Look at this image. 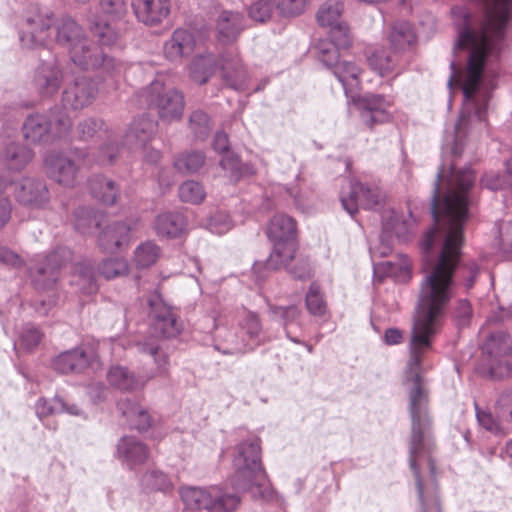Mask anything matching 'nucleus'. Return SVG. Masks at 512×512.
<instances>
[{
  "label": "nucleus",
  "instance_id": "f257e3e1",
  "mask_svg": "<svg viewBox=\"0 0 512 512\" xmlns=\"http://www.w3.org/2000/svg\"><path fill=\"white\" fill-rule=\"evenodd\" d=\"M89 29L101 49L90 44L83 28L70 16L54 21L51 30L55 32L56 43L66 48L71 61L83 70L102 68L108 74L123 73L126 76L129 70L138 68L136 64L127 65L103 51L104 47H113L118 41L119 33L112 24L93 17Z\"/></svg>",
  "mask_w": 512,
  "mask_h": 512
},
{
  "label": "nucleus",
  "instance_id": "f03ea898",
  "mask_svg": "<svg viewBox=\"0 0 512 512\" xmlns=\"http://www.w3.org/2000/svg\"><path fill=\"white\" fill-rule=\"evenodd\" d=\"M234 473L230 478L235 492H247L255 500L272 501L275 491L262 463L261 440L252 435L239 442L233 454Z\"/></svg>",
  "mask_w": 512,
  "mask_h": 512
},
{
  "label": "nucleus",
  "instance_id": "7ed1b4c3",
  "mask_svg": "<svg viewBox=\"0 0 512 512\" xmlns=\"http://www.w3.org/2000/svg\"><path fill=\"white\" fill-rule=\"evenodd\" d=\"M148 315L151 318V326L154 333L162 336H149L135 343L139 353L147 354L153 358L161 375L168 372L169 355L166 350V340L177 336L182 330V323L178 315L168 306L158 293L149 295L146 299Z\"/></svg>",
  "mask_w": 512,
  "mask_h": 512
},
{
  "label": "nucleus",
  "instance_id": "20e7f679",
  "mask_svg": "<svg viewBox=\"0 0 512 512\" xmlns=\"http://www.w3.org/2000/svg\"><path fill=\"white\" fill-rule=\"evenodd\" d=\"M297 223L295 219L285 213L275 214L267 227V236L273 243V249L265 261H256L253 264L255 281L261 285L269 273L287 267L297 252Z\"/></svg>",
  "mask_w": 512,
  "mask_h": 512
},
{
  "label": "nucleus",
  "instance_id": "39448f33",
  "mask_svg": "<svg viewBox=\"0 0 512 512\" xmlns=\"http://www.w3.org/2000/svg\"><path fill=\"white\" fill-rule=\"evenodd\" d=\"M482 15L477 16L465 6H454L451 15L455 28H508L512 17V0H471Z\"/></svg>",
  "mask_w": 512,
  "mask_h": 512
},
{
  "label": "nucleus",
  "instance_id": "423d86ee",
  "mask_svg": "<svg viewBox=\"0 0 512 512\" xmlns=\"http://www.w3.org/2000/svg\"><path fill=\"white\" fill-rule=\"evenodd\" d=\"M71 128L72 122L66 111L55 107L48 114L29 115L22 125V133L28 143L46 144L68 136Z\"/></svg>",
  "mask_w": 512,
  "mask_h": 512
},
{
  "label": "nucleus",
  "instance_id": "0eeeda50",
  "mask_svg": "<svg viewBox=\"0 0 512 512\" xmlns=\"http://www.w3.org/2000/svg\"><path fill=\"white\" fill-rule=\"evenodd\" d=\"M180 497L185 505L186 512H220L233 510L240 503L237 492L225 493L218 486L208 488L183 487Z\"/></svg>",
  "mask_w": 512,
  "mask_h": 512
},
{
  "label": "nucleus",
  "instance_id": "6e6552de",
  "mask_svg": "<svg viewBox=\"0 0 512 512\" xmlns=\"http://www.w3.org/2000/svg\"><path fill=\"white\" fill-rule=\"evenodd\" d=\"M73 252L65 246H57L45 255H37L29 266V276L38 291L54 289L60 269L72 260Z\"/></svg>",
  "mask_w": 512,
  "mask_h": 512
},
{
  "label": "nucleus",
  "instance_id": "1a4fd4ad",
  "mask_svg": "<svg viewBox=\"0 0 512 512\" xmlns=\"http://www.w3.org/2000/svg\"><path fill=\"white\" fill-rule=\"evenodd\" d=\"M54 21V14L50 9L30 4L18 24L21 45L28 49L46 45Z\"/></svg>",
  "mask_w": 512,
  "mask_h": 512
},
{
  "label": "nucleus",
  "instance_id": "9d476101",
  "mask_svg": "<svg viewBox=\"0 0 512 512\" xmlns=\"http://www.w3.org/2000/svg\"><path fill=\"white\" fill-rule=\"evenodd\" d=\"M151 110H156L162 122L171 123L182 118L185 97L182 91L176 88H166L161 82H152L140 92Z\"/></svg>",
  "mask_w": 512,
  "mask_h": 512
},
{
  "label": "nucleus",
  "instance_id": "9b49d317",
  "mask_svg": "<svg viewBox=\"0 0 512 512\" xmlns=\"http://www.w3.org/2000/svg\"><path fill=\"white\" fill-rule=\"evenodd\" d=\"M340 201L343 209L354 218L360 207L367 210L382 208L385 193L375 183L350 181L347 190L342 189Z\"/></svg>",
  "mask_w": 512,
  "mask_h": 512
},
{
  "label": "nucleus",
  "instance_id": "f8f14e48",
  "mask_svg": "<svg viewBox=\"0 0 512 512\" xmlns=\"http://www.w3.org/2000/svg\"><path fill=\"white\" fill-rule=\"evenodd\" d=\"M483 353L488 355L487 370L494 380L512 376V341L502 331L491 333L483 345Z\"/></svg>",
  "mask_w": 512,
  "mask_h": 512
},
{
  "label": "nucleus",
  "instance_id": "ddd939ff",
  "mask_svg": "<svg viewBox=\"0 0 512 512\" xmlns=\"http://www.w3.org/2000/svg\"><path fill=\"white\" fill-rule=\"evenodd\" d=\"M72 154L73 158L63 153H51L44 160L49 176L67 187H72L77 182L80 164L76 161H82L83 166L90 164L86 159V151L76 148Z\"/></svg>",
  "mask_w": 512,
  "mask_h": 512
},
{
  "label": "nucleus",
  "instance_id": "4468645a",
  "mask_svg": "<svg viewBox=\"0 0 512 512\" xmlns=\"http://www.w3.org/2000/svg\"><path fill=\"white\" fill-rule=\"evenodd\" d=\"M329 38L320 39L313 46L314 56L323 64L331 65V61L340 57L339 50L347 49L352 43L350 30L344 21L329 27Z\"/></svg>",
  "mask_w": 512,
  "mask_h": 512
},
{
  "label": "nucleus",
  "instance_id": "2eb2a0df",
  "mask_svg": "<svg viewBox=\"0 0 512 512\" xmlns=\"http://www.w3.org/2000/svg\"><path fill=\"white\" fill-rule=\"evenodd\" d=\"M52 365L61 374H79L89 368L96 369L99 366V358L92 347L81 346L60 353Z\"/></svg>",
  "mask_w": 512,
  "mask_h": 512
},
{
  "label": "nucleus",
  "instance_id": "dca6fc26",
  "mask_svg": "<svg viewBox=\"0 0 512 512\" xmlns=\"http://www.w3.org/2000/svg\"><path fill=\"white\" fill-rule=\"evenodd\" d=\"M352 97L362 123L369 128L389 120L388 108L391 102L384 95L366 94L357 98Z\"/></svg>",
  "mask_w": 512,
  "mask_h": 512
},
{
  "label": "nucleus",
  "instance_id": "f3484780",
  "mask_svg": "<svg viewBox=\"0 0 512 512\" xmlns=\"http://www.w3.org/2000/svg\"><path fill=\"white\" fill-rule=\"evenodd\" d=\"M63 84V70L56 58L41 60L35 70L33 85L43 98L53 97Z\"/></svg>",
  "mask_w": 512,
  "mask_h": 512
},
{
  "label": "nucleus",
  "instance_id": "a211bd4d",
  "mask_svg": "<svg viewBox=\"0 0 512 512\" xmlns=\"http://www.w3.org/2000/svg\"><path fill=\"white\" fill-rule=\"evenodd\" d=\"M268 313L273 320L278 321L285 332L286 337L293 343H301L304 324L302 310L297 305L280 306L268 303Z\"/></svg>",
  "mask_w": 512,
  "mask_h": 512
},
{
  "label": "nucleus",
  "instance_id": "6ab92c4d",
  "mask_svg": "<svg viewBox=\"0 0 512 512\" xmlns=\"http://www.w3.org/2000/svg\"><path fill=\"white\" fill-rule=\"evenodd\" d=\"M214 330L211 332L213 347L223 355H242L249 352L246 338L238 328L231 329L213 320Z\"/></svg>",
  "mask_w": 512,
  "mask_h": 512
},
{
  "label": "nucleus",
  "instance_id": "aec40b11",
  "mask_svg": "<svg viewBox=\"0 0 512 512\" xmlns=\"http://www.w3.org/2000/svg\"><path fill=\"white\" fill-rule=\"evenodd\" d=\"M96 94L97 86L93 80L86 76L77 77L63 91L62 105L72 110L83 109L93 102Z\"/></svg>",
  "mask_w": 512,
  "mask_h": 512
},
{
  "label": "nucleus",
  "instance_id": "412c9836",
  "mask_svg": "<svg viewBox=\"0 0 512 512\" xmlns=\"http://www.w3.org/2000/svg\"><path fill=\"white\" fill-rule=\"evenodd\" d=\"M157 130L158 122L148 114L135 117L125 132L123 145L130 150L146 148Z\"/></svg>",
  "mask_w": 512,
  "mask_h": 512
},
{
  "label": "nucleus",
  "instance_id": "4be33fe9",
  "mask_svg": "<svg viewBox=\"0 0 512 512\" xmlns=\"http://www.w3.org/2000/svg\"><path fill=\"white\" fill-rule=\"evenodd\" d=\"M16 200L25 206L41 208L50 198L44 180L34 177H24L14 185Z\"/></svg>",
  "mask_w": 512,
  "mask_h": 512
},
{
  "label": "nucleus",
  "instance_id": "5701e85b",
  "mask_svg": "<svg viewBox=\"0 0 512 512\" xmlns=\"http://www.w3.org/2000/svg\"><path fill=\"white\" fill-rule=\"evenodd\" d=\"M220 72L226 87L237 91L247 88V71L233 52L226 51L221 54Z\"/></svg>",
  "mask_w": 512,
  "mask_h": 512
},
{
  "label": "nucleus",
  "instance_id": "b1692460",
  "mask_svg": "<svg viewBox=\"0 0 512 512\" xmlns=\"http://www.w3.org/2000/svg\"><path fill=\"white\" fill-rule=\"evenodd\" d=\"M132 8L137 19L145 25L161 23L170 13V0H134Z\"/></svg>",
  "mask_w": 512,
  "mask_h": 512
},
{
  "label": "nucleus",
  "instance_id": "393cba45",
  "mask_svg": "<svg viewBox=\"0 0 512 512\" xmlns=\"http://www.w3.org/2000/svg\"><path fill=\"white\" fill-rule=\"evenodd\" d=\"M131 227L124 221H114L108 224L99 234L98 245L108 253H115L130 241Z\"/></svg>",
  "mask_w": 512,
  "mask_h": 512
},
{
  "label": "nucleus",
  "instance_id": "a878e982",
  "mask_svg": "<svg viewBox=\"0 0 512 512\" xmlns=\"http://www.w3.org/2000/svg\"><path fill=\"white\" fill-rule=\"evenodd\" d=\"M221 55L211 51L200 53L192 59L189 66L191 80L199 85L206 84L220 70Z\"/></svg>",
  "mask_w": 512,
  "mask_h": 512
},
{
  "label": "nucleus",
  "instance_id": "bb28decb",
  "mask_svg": "<svg viewBox=\"0 0 512 512\" xmlns=\"http://www.w3.org/2000/svg\"><path fill=\"white\" fill-rule=\"evenodd\" d=\"M149 454V448L133 436H124L117 444L118 459L130 469L145 463Z\"/></svg>",
  "mask_w": 512,
  "mask_h": 512
},
{
  "label": "nucleus",
  "instance_id": "cd10ccee",
  "mask_svg": "<svg viewBox=\"0 0 512 512\" xmlns=\"http://www.w3.org/2000/svg\"><path fill=\"white\" fill-rule=\"evenodd\" d=\"M330 69L341 83L346 96L353 94L360 85L359 76L361 68L354 61L342 59L332 60L331 65H324Z\"/></svg>",
  "mask_w": 512,
  "mask_h": 512
},
{
  "label": "nucleus",
  "instance_id": "c85d7f7f",
  "mask_svg": "<svg viewBox=\"0 0 512 512\" xmlns=\"http://www.w3.org/2000/svg\"><path fill=\"white\" fill-rule=\"evenodd\" d=\"M195 48V38L186 29H176L171 38L164 44V54L170 61H178L192 54Z\"/></svg>",
  "mask_w": 512,
  "mask_h": 512
},
{
  "label": "nucleus",
  "instance_id": "c756f323",
  "mask_svg": "<svg viewBox=\"0 0 512 512\" xmlns=\"http://www.w3.org/2000/svg\"><path fill=\"white\" fill-rule=\"evenodd\" d=\"M153 227L159 237L174 239L185 232L187 219L181 212H164L156 216Z\"/></svg>",
  "mask_w": 512,
  "mask_h": 512
},
{
  "label": "nucleus",
  "instance_id": "7c9ffc66",
  "mask_svg": "<svg viewBox=\"0 0 512 512\" xmlns=\"http://www.w3.org/2000/svg\"><path fill=\"white\" fill-rule=\"evenodd\" d=\"M244 17L239 12L223 11L217 20V38L223 44L234 42L244 29Z\"/></svg>",
  "mask_w": 512,
  "mask_h": 512
},
{
  "label": "nucleus",
  "instance_id": "2f4dec72",
  "mask_svg": "<svg viewBox=\"0 0 512 512\" xmlns=\"http://www.w3.org/2000/svg\"><path fill=\"white\" fill-rule=\"evenodd\" d=\"M89 190L93 198L98 200L104 205H114L119 197L120 188L118 184L101 174H96L90 177Z\"/></svg>",
  "mask_w": 512,
  "mask_h": 512
},
{
  "label": "nucleus",
  "instance_id": "473e14b6",
  "mask_svg": "<svg viewBox=\"0 0 512 512\" xmlns=\"http://www.w3.org/2000/svg\"><path fill=\"white\" fill-rule=\"evenodd\" d=\"M109 384L123 392H131L142 388L147 379L137 376L127 367L121 365L111 366L107 372Z\"/></svg>",
  "mask_w": 512,
  "mask_h": 512
},
{
  "label": "nucleus",
  "instance_id": "72a5a7b5",
  "mask_svg": "<svg viewBox=\"0 0 512 512\" xmlns=\"http://www.w3.org/2000/svg\"><path fill=\"white\" fill-rule=\"evenodd\" d=\"M238 330L246 338L247 348L253 351L264 342V333L257 313L244 310Z\"/></svg>",
  "mask_w": 512,
  "mask_h": 512
},
{
  "label": "nucleus",
  "instance_id": "f704fd0d",
  "mask_svg": "<svg viewBox=\"0 0 512 512\" xmlns=\"http://www.w3.org/2000/svg\"><path fill=\"white\" fill-rule=\"evenodd\" d=\"M31 149L16 142L8 143L0 154L1 162L9 169L14 171L22 170L32 159Z\"/></svg>",
  "mask_w": 512,
  "mask_h": 512
},
{
  "label": "nucleus",
  "instance_id": "c9c22d12",
  "mask_svg": "<svg viewBox=\"0 0 512 512\" xmlns=\"http://www.w3.org/2000/svg\"><path fill=\"white\" fill-rule=\"evenodd\" d=\"M118 410L127 419L129 425L139 432L147 431L151 426V417L147 410L130 399L118 402Z\"/></svg>",
  "mask_w": 512,
  "mask_h": 512
},
{
  "label": "nucleus",
  "instance_id": "e433bc0d",
  "mask_svg": "<svg viewBox=\"0 0 512 512\" xmlns=\"http://www.w3.org/2000/svg\"><path fill=\"white\" fill-rule=\"evenodd\" d=\"M139 485L147 493L160 492L169 494L174 489L170 476L158 468L147 469L140 476Z\"/></svg>",
  "mask_w": 512,
  "mask_h": 512
},
{
  "label": "nucleus",
  "instance_id": "4c0bfd02",
  "mask_svg": "<svg viewBox=\"0 0 512 512\" xmlns=\"http://www.w3.org/2000/svg\"><path fill=\"white\" fill-rule=\"evenodd\" d=\"M390 48L395 52L401 53L411 47L416 42V34L407 21H397L391 27L389 33Z\"/></svg>",
  "mask_w": 512,
  "mask_h": 512
},
{
  "label": "nucleus",
  "instance_id": "58836bf2",
  "mask_svg": "<svg viewBox=\"0 0 512 512\" xmlns=\"http://www.w3.org/2000/svg\"><path fill=\"white\" fill-rule=\"evenodd\" d=\"M407 233V227L404 223H400L397 215L393 214L389 218L384 219L382 222L381 243L377 249V253L382 256H388L392 251V246L389 243L391 235L404 240Z\"/></svg>",
  "mask_w": 512,
  "mask_h": 512
},
{
  "label": "nucleus",
  "instance_id": "ea45409f",
  "mask_svg": "<svg viewBox=\"0 0 512 512\" xmlns=\"http://www.w3.org/2000/svg\"><path fill=\"white\" fill-rule=\"evenodd\" d=\"M103 216L97 210L80 206L74 211V227L81 234H90L100 227Z\"/></svg>",
  "mask_w": 512,
  "mask_h": 512
},
{
  "label": "nucleus",
  "instance_id": "a19ab883",
  "mask_svg": "<svg viewBox=\"0 0 512 512\" xmlns=\"http://www.w3.org/2000/svg\"><path fill=\"white\" fill-rule=\"evenodd\" d=\"M188 129L195 140H206L212 131L210 116L201 109L193 110L188 118Z\"/></svg>",
  "mask_w": 512,
  "mask_h": 512
},
{
  "label": "nucleus",
  "instance_id": "79ce46f5",
  "mask_svg": "<svg viewBox=\"0 0 512 512\" xmlns=\"http://www.w3.org/2000/svg\"><path fill=\"white\" fill-rule=\"evenodd\" d=\"M344 3L341 0H327L318 9L317 22L322 27H331L342 20Z\"/></svg>",
  "mask_w": 512,
  "mask_h": 512
},
{
  "label": "nucleus",
  "instance_id": "37998d69",
  "mask_svg": "<svg viewBox=\"0 0 512 512\" xmlns=\"http://www.w3.org/2000/svg\"><path fill=\"white\" fill-rule=\"evenodd\" d=\"M398 52L390 50H376L368 58L369 65L381 76L387 75L394 70L398 64Z\"/></svg>",
  "mask_w": 512,
  "mask_h": 512
},
{
  "label": "nucleus",
  "instance_id": "c03bdc74",
  "mask_svg": "<svg viewBox=\"0 0 512 512\" xmlns=\"http://www.w3.org/2000/svg\"><path fill=\"white\" fill-rule=\"evenodd\" d=\"M219 164L233 181H239L244 175L250 173L251 169L249 165L242 163L239 156L233 151L222 155Z\"/></svg>",
  "mask_w": 512,
  "mask_h": 512
},
{
  "label": "nucleus",
  "instance_id": "a18cd8bd",
  "mask_svg": "<svg viewBox=\"0 0 512 512\" xmlns=\"http://www.w3.org/2000/svg\"><path fill=\"white\" fill-rule=\"evenodd\" d=\"M205 158L201 151L184 152L174 160V167L181 173H195L204 165Z\"/></svg>",
  "mask_w": 512,
  "mask_h": 512
},
{
  "label": "nucleus",
  "instance_id": "49530a36",
  "mask_svg": "<svg viewBox=\"0 0 512 512\" xmlns=\"http://www.w3.org/2000/svg\"><path fill=\"white\" fill-rule=\"evenodd\" d=\"M286 269V271L296 280L306 281L313 276V268L309 257L297 254L292 260L288 262L287 267H280L279 269Z\"/></svg>",
  "mask_w": 512,
  "mask_h": 512
},
{
  "label": "nucleus",
  "instance_id": "de8ad7c7",
  "mask_svg": "<svg viewBox=\"0 0 512 512\" xmlns=\"http://www.w3.org/2000/svg\"><path fill=\"white\" fill-rule=\"evenodd\" d=\"M160 248L153 241L141 243L134 251V261L138 268H147L156 263Z\"/></svg>",
  "mask_w": 512,
  "mask_h": 512
},
{
  "label": "nucleus",
  "instance_id": "09e8293b",
  "mask_svg": "<svg viewBox=\"0 0 512 512\" xmlns=\"http://www.w3.org/2000/svg\"><path fill=\"white\" fill-rule=\"evenodd\" d=\"M106 124L98 117H87L78 122L75 128L76 136L81 141H88L101 131H106Z\"/></svg>",
  "mask_w": 512,
  "mask_h": 512
},
{
  "label": "nucleus",
  "instance_id": "8fccbe9b",
  "mask_svg": "<svg viewBox=\"0 0 512 512\" xmlns=\"http://www.w3.org/2000/svg\"><path fill=\"white\" fill-rule=\"evenodd\" d=\"M481 185L489 190H512V160L506 162V174L487 173L481 178Z\"/></svg>",
  "mask_w": 512,
  "mask_h": 512
},
{
  "label": "nucleus",
  "instance_id": "3c124183",
  "mask_svg": "<svg viewBox=\"0 0 512 512\" xmlns=\"http://www.w3.org/2000/svg\"><path fill=\"white\" fill-rule=\"evenodd\" d=\"M305 305L308 312L313 316L321 317L326 313V302L320 293V286L315 282L309 286L305 296Z\"/></svg>",
  "mask_w": 512,
  "mask_h": 512
},
{
  "label": "nucleus",
  "instance_id": "603ef678",
  "mask_svg": "<svg viewBox=\"0 0 512 512\" xmlns=\"http://www.w3.org/2000/svg\"><path fill=\"white\" fill-rule=\"evenodd\" d=\"M178 194L182 202L191 204L201 203L206 196L203 186L194 180L183 182L178 189Z\"/></svg>",
  "mask_w": 512,
  "mask_h": 512
},
{
  "label": "nucleus",
  "instance_id": "864d4df0",
  "mask_svg": "<svg viewBox=\"0 0 512 512\" xmlns=\"http://www.w3.org/2000/svg\"><path fill=\"white\" fill-rule=\"evenodd\" d=\"M129 265L124 258H107L98 265V272L106 279H113L125 275Z\"/></svg>",
  "mask_w": 512,
  "mask_h": 512
},
{
  "label": "nucleus",
  "instance_id": "5fc2aeb1",
  "mask_svg": "<svg viewBox=\"0 0 512 512\" xmlns=\"http://www.w3.org/2000/svg\"><path fill=\"white\" fill-rule=\"evenodd\" d=\"M275 9V0H255L248 8V16L255 22L264 23L271 19Z\"/></svg>",
  "mask_w": 512,
  "mask_h": 512
},
{
  "label": "nucleus",
  "instance_id": "6e6d98bb",
  "mask_svg": "<svg viewBox=\"0 0 512 512\" xmlns=\"http://www.w3.org/2000/svg\"><path fill=\"white\" fill-rule=\"evenodd\" d=\"M494 413L504 427L512 423V390L504 391L499 395Z\"/></svg>",
  "mask_w": 512,
  "mask_h": 512
},
{
  "label": "nucleus",
  "instance_id": "4d7b16f0",
  "mask_svg": "<svg viewBox=\"0 0 512 512\" xmlns=\"http://www.w3.org/2000/svg\"><path fill=\"white\" fill-rule=\"evenodd\" d=\"M120 150L121 146L112 136H109L108 140L100 146L96 162L103 166L112 165L115 163Z\"/></svg>",
  "mask_w": 512,
  "mask_h": 512
},
{
  "label": "nucleus",
  "instance_id": "13d9d810",
  "mask_svg": "<svg viewBox=\"0 0 512 512\" xmlns=\"http://www.w3.org/2000/svg\"><path fill=\"white\" fill-rule=\"evenodd\" d=\"M281 17L292 18L304 13L309 0H275Z\"/></svg>",
  "mask_w": 512,
  "mask_h": 512
},
{
  "label": "nucleus",
  "instance_id": "bf43d9fd",
  "mask_svg": "<svg viewBox=\"0 0 512 512\" xmlns=\"http://www.w3.org/2000/svg\"><path fill=\"white\" fill-rule=\"evenodd\" d=\"M475 411L479 425L487 431L499 434L504 430L505 427L499 421L495 413L493 414L490 411L480 409L477 403H475Z\"/></svg>",
  "mask_w": 512,
  "mask_h": 512
},
{
  "label": "nucleus",
  "instance_id": "052dcab7",
  "mask_svg": "<svg viewBox=\"0 0 512 512\" xmlns=\"http://www.w3.org/2000/svg\"><path fill=\"white\" fill-rule=\"evenodd\" d=\"M62 407L60 396H55L52 399L40 398L35 405V411L37 417L43 419L54 414H61Z\"/></svg>",
  "mask_w": 512,
  "mask_h": 512
},
{
  "label": "nucleus",
  "instance_id": "680f3d73",
  "mask_svg": "<svg viewBox=\"0 0 512 512\" xmlns=\"http://www.w3.org/2000/svg\"><path fill=\"white\" fill-rule=\"evenodd\" d=\"M43 337V333L38 327L27 324L20 335V345L26 350H32L39 345Z\"/></svg>",
  "mask_w": 512,
  "mask_h": 512
},
{
  "label": "nucleus",
  "instance_id": "e2e57ef3",
  "mask_svg": "<svg viewBox=\"0 0 512 512\" xmlns=\"http://www.w3.org/2000/svg\"><path fill=\"white\" fill-rule=\"evenodd\" d=\"M233 227L230 216L224 212H217L209 218L208 229L210 232L223 235Z\"/></svg>",
  "mask_w": 512,
  "mask_h": 512
},
{
  "label": "nucleus",
  "instance_id": "0e129e2a",
  "mask_svg": "<svg viewBox=\"0 0 512 512\" xmlns=\"http://www.w3.org/2000/svg\"><path fill=\"white\" fill-rule=\"evenodd\" d=\"M512 226L509 222L500 221L497 223L498 246L504 252L512 251Z\"/></svg>",
  "mask_w": 512,
  "mask_h": 512
},
{
  "label": "nucleus",
  "instance_id": "69168bd1",
  "mask_svg": "<svg viewBox=\"0 0 512 512\" xmlns=\"http://www.w3.org/2000/svg\"><path fill=\"white\" fill-rule=\"evenodd\" d=\"M80 278L87 284V293H94L98 287L96 284V276L94 268L90 263H83L78 268Z\"/></svg>",
  "mask_w": 512,
  "mask_h": 512
},
{
  "label": "nucleus",
  "instance_id": "338daca9",
  "mask_svg": "<svg viewBox=\"0 0 512 512\" xmlns=\"http://www.w3.org/2000/svg\"><path fill=\"white\" fill-rule=\"evenodd\" d=\"M454 316L459 326L468 325L472 317V307L467 299H461L458 301L455 307Z\"/></svg>",
  "mask_w": 512,
  "mask_h": 512
},
{
  "label": "nucleus",
  "instance_id": "774afa93",
  "mask_svg": "<svg viewBox=\"0 0 512 512\" xmlns=\"http://www.w3.org/2000/svg\"><path fill=\"white\" fill-rule=\"evenodd\" d=\"M100 6L105 14L120 17L126 12L125 0H100Z\"/></svg>",
  "mask_w": 512,
  "mask_h": 512
}]
</instances>
